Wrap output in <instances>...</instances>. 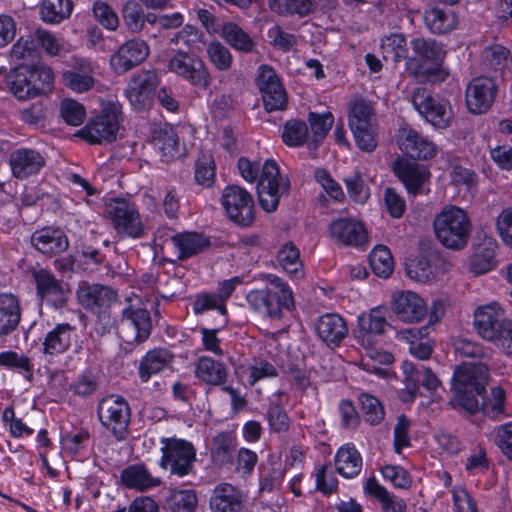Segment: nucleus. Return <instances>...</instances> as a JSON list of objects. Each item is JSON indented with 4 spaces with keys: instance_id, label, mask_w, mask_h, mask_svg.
<instances>
[{
    "instance_id": "f257e3e1",
    "label": "nucleus",
    "mask_w": 512,
    "mask_h": 512,
    "mask_svg": "<svg viewBox=\"0 0 512 512\" xmlns=\"http://www.w3.org/2000/svg\"><path fill=\"white\" fill-rule=\"evenodd\" d=\"M237 166L246 181L254 182L259 178L257 184L259 204L266 212H274L281 196L287 195L290 189V181L281 176L277 163L267 159L261 166L259 162L241 157L238 159Z\"/></svg>"
},
{
    "instance_id": "f03ea898",
    "label": "nucleus",
    "mask_w": 512,
    "mask_h": 512,
    "mask_svg": "<svg viewBox=\"0 0 512 512\" xmlns=\"http://www.w3.org/2000/svg\"><path fill=\"white\" fill-rule=\"evenodd\" d=\"M488 377V367L483 363H463L457 366L452 378V406L460 407L469 416L477 414V395L485 393Z\"/></svg>"
},
{
    "instance_id": "7ed1b4c3",
    "label": "nucleus",
    "mask_w": 512,
    "mask_h": 512,
    "mask_svg": "<svg viewBox=\"0 0 512 512\" xmlns=\"http://www.w3.org/2000/svg\"><path fill=\"white\" fill-rule=\"evenodd\" d=\"M415 58L407 61V70L420 83L442 82L447 73L441 68L445 56L443 46L432 39L415 38L411 41Z\"/></svg>"
},
{
    "instance_id": "20e7f679",
    "label": "nucleus",
    "mask_w": 512,
    "mask_h": 512,
    "mask_svg": "<svg viewBox=\"0 0 512 512\" xmlns=\"http://www.w3.org/2000/svg\"><path fill=\"white\" fill-rule=\"evenodd\" d=\"M76 298L84 309L97 315L95 332L100 336L109 333L114 322L107 310L117 302V291L107 285L81 281L76 290Z\"/></svg>"
},
{
    "instance_id": "39448f33",
    "label": "nucleus",
    "mask_w": 512,
    "mask_h": 512,
    "mask_svg": "<svg viewBox=\"0 0 512 512\" xmlns=\"http://www.w3.org/2000/svg\"><path fill=\"white\" fill-rule=\"evenodd\" d=\"M433 227L436 238L446 248L460 250L468 243L471 222L466 211L457 206H444L435 216Z\"/></svg>"
},
{
    "instance_id": "423d86ee",
    "label": "nucleus",
    "mask_w": 512,
    "mask_h": 512,
    "mask_svg": "<svg viewBox=\"0 0 512 512\" xmlns=\"http://www.w3.org/2000/svg\"><path fill=\"white\" fill-rule=\"evenodd\" d=\"M161 459L159 465L167 470L170 476L179 478L194 473L196 449L194 445L184 439L176 437L161 439Z\"/></svg>"
},
{
    "instance_id": "0eeeda50",
    "label": "nucleus",
    "mask_w": 512,
    "mask_h": 512,
    "mask_svg": "<svg viewBox=\"0 0 512 512\" xmlns=\"http://www.w3.org/2000/svg\"><path fill=\"white\" fill-rule=\"evenodd\" d=\"M97 417L101 425L107 429L117 441L127 439L131 410L127 400L119 395L111 394L102 398L97 405Z\"/></svg>"
},
{
    "instance_id": "6e6552de",
    "label": "nucleus",
    "mask_w": 512,
    "mask_h": 512,
    "mask_svg": "<svg viewBox=\"0 0 512 512\" xmlns=\"http://www.w3.org/2000/svg\"><path fill=\"white\" fill-rule=\"evenodd\" d=\"M106 213L119 237L144 236L145 228L135 203L124 198L112 199L106 204Z\"/></svg>"
},
{
    "instance_id": "1a4fd4ad",
    "label": "nucleus",
    "mask_w": 512,
    "mask_h": 512,
    "mask_svg": "<svg viewBox=\"0 0 512 512\" xmlns=\"http://www.w3.org/2000/svg\"><path fill=\"white\" fill-rule=\"evenodd\" d=\"M414 108L424 119L438 129L447 128L453 119V111L448 100L435 98L424 87H417L411 94Z\"/></svg>"
},
{
    "instance_id": "9d476101",
    "label": "nucleus",
    "mask_w": 512,
    "mask_h": 512,
    "mask_svg": "<svg viewBox=\"0 0 512 512\" xmlns=\"http://www.w3.org/2000/svg\"><path fill=\"white\" fill-rule=\"evenodd\" d=\"M221 203L227 217L236 225L250 227L255 220V204L252 195L238 185H228L221 195Z\"/></svg>"
},
{
    "instance_id": "9b49d317",
    "label": "nucleus",
    "mask_w": 512,
    "mask_h": 512,
    "mask_svg": "<svg viewBox=\"0 0 512 512\" xmlns=\"http://www.w3.org/2000/svg\"><path fill=\"white\" fill-rule=\"evenodd\" d=\"M121 115V106L110 103L99 115L88 122L80 134L92 144H100L103 141L113 142L120 128Z\"/></svg>"
},
{
    "instance_id": "f8f14e48",
    "label": "nucleus",
    "mask_w": 512,
    "mask_h": 512,
    "mask_svg": "<svg viewBox=\"0 0 512 512\" xmlns=\"http://www.w3.org/2000/svg\"><path fill=\"white\" fill-rule=\"evenodd\" d=\"M246 301L252 310L272 320L282 318L283 310L294 308L292 290L281 294L268 287L256 289L247 293Z\"/></svg>"
},
{
    "instance_id": "ddd939ff",
    "label": "nucleus",
    "mask_w": 512,
    "mask_h": 512,
    "mask_svg": "<svg viewBox=\"0 0 512 512\" xmlns=\"http://www.w3.org/2000/svg\"><path fill=\"white\" fill-rule=\"evenodd\" d=\"M167 68L191 85L206 89L211 82L210 73L204 61L196 54L177 50L169 58Z\"/></svg>"
},
{
    "instance_id": "4468645a",
    "label": "nucleus",
    "mask_w": 512,
    "mask_h": 512,
    "mask_svg": "<svg viewBox=\"0 0 512 512\" xmlns=\"http://www.w3.org/2000/svg\"><path fill=\"white\" fill-rule=\"evenodd\" d=\"M28 273L35 282L36 294L55 309L66 306L70 290L68 285L57 279L48 269L38 266L30 267Z\"/></svg>"
},
{
    "instance_id": "2eb2a0df",
    "label": "nucleus",
    "mask_w": 512,
    "mask_h": 512,
    "mask_svg": "<svg viewBox=\"0 0 512 512\" xmlns=\"http://www.w3.org/2000/svg\"><path fill=\"white\" fill-rule=\"evenodd\" d=\"M124 342L134 345L143 343L151 334L152 321L149 311L141 305L130 304L121 312Z\"/></svg>"
},
{
    "instance_id": "dca6fc26",
    "label": "nucleus",
    "mask_w": 512,
    "mask_h": 512,
    "mask_svg": "<svg viewBox=\"0 0 512 512\" xmlns=\"http://www.w3.org/2000/svg\"><path fill=\"white\" fill-rule=\"evenodd\" d=\"M256 84L267 112L280 111L286 108V91L272 67L263 64L258 68Z\"/></svg>"
},
{
    "instance_id": "f3484780",
    "label": "nucleus",
    "mask_w": 512,
    "mask_h": 512,
    "mask_svg": "<svg viewBox=\"0 0 512 512\" xmlns=\"http://www.w3.org/2000/svg\"><path fill=\"white\" fill-rule=\"evenodd\" d=\"M329 237L335 244L345 247L362 248L368 242L364 224L353 218H337L328 226Z\"/></svg>"
},
{
    "instance_id": "a211bd4d",
    "label": "nucleus",
    "mask_w": 512,
    "mask_h": 512,
    "mask_svg": "<svg viewBox=\"0 0 512 512\" xmlns=\"http://www.w3.org/2000/svg\"><path fill=\"white\" fill-rule=\"evenodd\" d=\"M150 48L142 39L124 42L110 57L111 69L116 74H124L137 67L149 56Z\"/></svg>"
},
{
    "instance_id": "6ab92c4d",
    "label": "nucleus",
    "mask_w": 512,
    "mask_h": 512,
    "mask_svg": "<svg viewBox=\"0 0 512 512\" xmlns=\"http://www.w3.org/2000/svg\"><path fill=\"white\" fill-rule=\"evenodd\" d=\"M497 85L491 77L474 78L466 88V105L473 114H483L492 106L496 94Z\"/></svg>"
},
{
    "instance_id": "aec40b11",
    "label": "nucleus",
    "mask_w": 512,
    "mask_h": 512,
    "mask_svg": "<svg viewBox=\"0 0 512 512\" xmlns=\"http://www.w3.org/2000/svg\"><path fill=\"white\" fill-rule=\"evenodd\" d=\"M75 344V352L82 349L83 341L78 343L76 327L69 323L57 324L44 337L42 353L45 356L55 357L67 352Z\"/></svg>"
},
{
    "instance_id": "412c9836",
    "label": "nucleus",
    "mask_w": 512,
    "mask_h": 512,
    "mask_svg": "<svg viewBox=\"0 0 512 512\" xmlns=\"http://www.w3.org/2000/svg\"><path fill=\"white\" fill-rule=\"evenodd\" d=\"M9 165L13 177L25 180L40 174L46 166V158L36 149L22 147L11 152Z\"/></svg>"
},
{
    "instance_id": "4be33fe9",
    "label": "nucleus",
    "mask_w": 512,
    "mask_h": 512,
    "mask_svg": "<svg viewBox=\"0 0 512 512\" xmlns=\"http://www.w3.org/2000/svg\"><path fill=\"white\" fill-rule=\"evenodd\" d=\"M5 84L9 92L20 101L41 96L42 88L33 80L29 65L21 64L11 68L5 75Z\"/></svg>"
},
{
    "instance_id": "5701e85b",
    "label": "nucleus",
    "mask_w": 512,
    "mask_h": 512,
    "mask_svg": "<svg viewBox=\"0 0 512 512\" xmlns=\"http://www.w3.org/2000/svg\"><path fill=\"white\" fill-rule=\"evenodd\" d=\"M30 243L37 252L46 257L57 256L69 248V239L65 232L51 226L34 231Z\"/></svg>"
},
{
    "instance_id": "b1692460",
    "label": "nucleus",
    "mask_w": 512,
    "mask_h": 512,
    "mask_svg": "<svg viewBox=\"0 0 512 512\" xmlns=\"http://www.w3.org/2000/svg\"><path fill=\"white\" fill-rule=\"evenodd\" d=\"M160 83V77L155 70H145L134 75L125 91L130 104L136 109H144L150 95Z\"/></svg>"
},
{
    "instance_id": "393cba45",
    "label": "nucleus",
    "mask_w": 512,
    "mask_h": 512,
    "mask_svg": "<svg viewBox=\"0 0 512 512\" xmlns=\"http://www.w3.org/2000/svg\"><path fill=\"white\" fill-rule=\"evenodd\" d=\"M507 321L504 309L497 302L479 306L474 312L475 328L478 334L488 341L496 338L498 330Z\"/></svg>"
},
{
    "instance_id": "a878e982",
    "label": "nucleus",
    "mask_w": 512,
    "mask_h": 512,
    "mask_svg": "<svg viewBox=\"0 0 512 512\" xmlns=\"http://www.w3.org/2000/svg\"><path fill=\"white\" fill-rule=\"evenodd\" d=\"M209 504L212 512H243L246 495L230 483H220L213 489Z\"/></svg>"
},
{
    "instance_id": "bb28decb",
    "label": "nucleus",
    "mask_w": 512,
    "mask_h": 512,
    "mask_svg": "<svg viewBox=\"0 0 512 512\" xmlns=\"http://www.w3.org/2000/svg\"><path fill=\"white\" fill-rule=\"evenodd\" d=\"M392 309L404 322H418L427 313L424 300L412 291L395 292L392 295Z\"/></svg>"
},
{
    "instance_id": "cd10ccee",
    "label": "nucleus",
    "mask_w": 512,
    "mask_h": 512,
    "mask_svg": "<svg viewBox=\"0 0 512 512\" xmlns=\"http://www.w3.org/2000/svg\"><path fill=\"white\" fill-rule=\"evenodd\" d=\"M318 337L330 348L338 347L348 336L345 319L336 313H326L315 322Z\"/></svg>"
},
{
    "instance_id": "c85d7f7f",
    "label": "nucleus",
    "mask_w": 512,
    "mask_h": 512,
    "mask_svg": "<svg viewBox=\"0 0 512 512\" xmlns=\"http://www.w3.org/2000/svg\"><path fill=\"white\" fill-rule=\"evenodd\" d=\"M393 171L404 184L410 194L416 195L422 192V187L430 178L429 169L406 159H398L393 163Z\"/></svg>"
},
{
    "instance_id": "c756f323",
    "label": "nucleus",
    "mask_w": 512,
    "mask_h": 512,
    "mask_svg": "<svg viewBox=\"0 0 512 512\" xmlns=\"http://www.w3.org/2000/svg\"><path fill=\"white\" fill-rule=\"evenodd\" d=\"M399 147L410 158L418 160L432 159L437 154V146L422 137L413 129L400 130Z\"/></svg>"
},
{
    "instance_id": "7c9ffc66",
    "label": "nucleus",
    "mask_w": 512,
    "mask_h": 512,
    "mask_svg": "<svg viewBox=\"0 0 512 512\" xmlns=\"http://www.w3.org/2000/svg\"><path fill=\"white\" fill-rule=\"evenodd\" d=\"M237 448V438L232 431H222L212 438L211 459L221 467H231L234 464V453Z\"/></svg>"
},
{
    "instance_id": "2f4dec72",
    "label": "nucleus",
    "mask_w": 512,
    "mask_h": 512,
    "mask_svg": "<svg viewBox=\"0 0 512 512\" xmlns=\"http://www.w3.org/2000/svg\"><path fill=\"white\" fill-rule=\"evenodd\" d=\"M387 326L383 311L379 308L372 309L369 314L358 317L357 338L362 345L371 346L374 343V337L383 334Z\"/></svg>"
},
{
    "instance_id": "473e14b6",
    "label": "nucleus",
    "mask_w": 512,
    "mask_h": 512,
    "mask_svg": "<svg viewBox=\"0 0 512 512\" xmlns=\"http://www.w3.org/2000/svg\"><path fill=\"white\" fill-rule=\"evenodd\" d=\"M21 321L19 299L12 293L0 294V337L14 332Z\"/></svg>"
},
{
    "instance_id": "72a5a7b5",
    "label": "nucleus",
    "mask_w": 512,
    "mask_h": 512,
    "mask_svg": "<svg viewBox=\"0 0 512 512\" xmlns=\"http://www.w3.org/2000/svg\"><path fill=\"white\" fill-rule=\"evenodd\" d=\"M151 142L166 161L174 159L179 154L178 134L168 123L158 125L152 130Z\"/></svg>"
},
{
    "instance_id": "f704fd0d",
    "label": "nucleus",
    "mask_w": 512,
    "mask_h": 512,
    "mask_svg": "<svg viewBox=\"0 0 512 512\" xmlns=\"http://www.w3.org/2000/svg\"><path fill=\"white\" fill-rule=\"evenodd\" d=\"M363 488L366 494L380 502L382 512H406V502L380 485L375 477L367 479Z\"/></svg>"
},
{
    "instance_id": "c9c22d12",
    "label": "nucleus",
    "mask_w": 512,
    "mask_h": 512,
    "mask_svg": "<svg viewBox=\"0 0 512 512\" xmlns=\"http://www.w3.org/2000/svg\"><path fill=\"white\" fill-rule=\"evenodd\" d=\"M337 473L345 478L356 477L362 469V457L354 444L341 446L334 458Z\"/></svg>"
},
{
    "instance_id": "e433bc0d",
    "label": "nucleus",
    "mask_w": 512,
    "mask_h": 512,
    "mask_svg": "<svg viewBox=\"0 0 512 512\" xmlns=\"http://www.w3.org/2000/svg\"><path fill=\"white\" fill-rule=\"evenodd\" d=\"M171 241L179 252V260L193 257L203 252L210 245L208 238L195 232L177 233L171 237Z\"/></svg>"
},
{
    "instance_id": "4c0bfd02",
    "label": "nucleus",
    "mask_w": 512,
    "mask_h": 512,
    "mask_svg": "<svg viewBox=\"0 0 512 512\" xmlns=\"http://www.w3.org/2000/svg\"><path fill=\"white\" fill-rule=\"evenodd\" d=\"M121 481L127 488L145 491L161 484L158 477H153L143 464H134L121 472Z\"/></svg>"
},
{
    "instance_id": "58836bf2",
    "label": "nucleus",
    "mask_w": 512,
    "mask_h": 512,
    "mask_svg": "<svg viewBox=\"0 0 512 512\" xmlns=\"http://www.w3.org/2000/svg\"><path fill=\"white\" fill-rule=\"evenodd\" d=\"M286 469L279 460L269 459L259 467V492L271 493L281 488Z\"/></svg>"
},
{
    "instance_id": "ea45409f",
    "label": "nucleus",
    "mask_w": 512,
    "mask_h": 512,
    "mask_svg": "<svg viewBox=\"0 0 512 512\" xmlns=\"http://www.w3.org/2000/svg\"><path fill=\"white\" fill-rule=\"evenodd\" d=\"M73 8L72 0H42L39 16L44 23L57 25L70 18Z\"/></svg>"
},
{
    "instance_id": "a19ab883",
    "label": "nucleus",
    "mask_w": 512,
    "mask_h": 512,
    "mask_svg": "<svg viewBox=\"0 0 512 512\" xmlns=\"http://www.w3.org/2000/svg\"><path fill=\"white\" fill-rule=\"evenodd\" d=\"M195 375L209 385L219 386L226 382L227 370L221 362L203 356L195 364Z\"/></svg>"
},
{
    "instance_id": "79ce46f5",
    "label": "nucleus",
    "mask_w": 512,
    "mask_h": 512,
    "mask_svg": "<svg viewBox=\"0 0 512 512\" xmlns=\"http://www.w3.org/2000/svg\"><path fill=\"white\" fill-rule=\"evenodd\" d=\"M172 361V355L166 349L149 351L139 365V377L147 382L153 374L159 373Z\"/></svg>"
},
{
    "instance_id": "37998d69",
    "label": "nucleus",
    "mask_w": 512,
    "mask_h": 512,
    "mask_svg": "<svg viewBox=\"0 0 512 512\" xmlns=\"http://www.w3.org/2000/svg\"><path fill=\"white\" fill-rule=\"evenodd\" d=\"M221 36L233 49L243 53H251L256 46L251 36L238 24L231 21L223 24Z\"/></svg>"
},
{
    "instance_id": "c03bdc74",
    "label": "nucleus",
    "mask_w": 512,
    "mask_h": 512,
    "mask_svg": "<svg viewBox=\"0 0 512 512\" xmlns=\"http://www.w3.org/2000/svg\"><path fill=\"white\" fill-rule=\"evenodd\" d=\"M497 244L495 241H487L481 244L470 257L469 266L471 272L476 275L485 274L495 267V255Z\"/></svg>"
},
{
    "instance_id": "a18cd8bd",
    "label": "nucleus",
    "mask_w": 512,
    "mask_h": 512,
    "mask_svg": "<svg viewBox=\"0 0 512 512\" xmlns=\"http://www.w3.org/2000/svg\"><path fill=\"white\" fill-rule=\"evenodd\" d=\"M35 38L50 56H64L73 50V46L63 36L56 35L43 28L35 30Z\"/></svg>"
},
{
    "instance_id": "49530a36",
    "label": "nucleus",
    "mask_w": 512,
    "mask_h": 512,
    "mask_svg": "<svg viewBox=\"0 0 512 512\" xmlns=\"http://www.w3.org/2000/svg\"><path fill=\"white\" fill-rule=\"evenodd\" d=\"M381 53L385 61L398 63L408 56L407 41L401 33H391L381 39Z\"/></svg>"
},
{
    "instance_id": "de8ad7c7",
    "label": "nucleus",
    "mask_w": 512,
    "mask_h": 512,
    "mask_svg": "<svg viewBox=\"0 0 512 512\" xmlns=\"http://www.w3.org/2000/svg\"><path fill=\"white\" fill-rule=\"evenodd\" d=\"M433 258L435 256L430 253L429 255L422 254L408 259L406 262L407 275L418 282L425 283L429 281L435 274Z\"/></svg>"
},
{
    "instance_id": "09e8293b",
    "label": "nucleus",
    "mask_w": 512,
    "mask_h": 512,
    "mask_svg": "<svg viewBox=\"0 0 512 512\" xmlns=\"http://www.w3.org/2000/svg\"><path fill=\"white\" fill-rule=\"evenodd\" d=\"M510 52L500 44H493L482 51V66L487 71L503 73L508 68Z\"/></svg>"
},
{
    "instance_id": "8fccbe9b",
    "label": "nucleus",
    "mask_w": 512,
    "mask_h": 512,
    "mask_svg": "<svg viewBox=\"0 0 512 512\" xmlns=\"http://www.w3.org/2000/svg\"><path fill=\"white\" fill-rule=\"evenodd\" d=\"M479 396L482 398V403H479V411L485 417L498 419L504 414L506 394L503 388L495 386L490 389L489 394L485 392Z\"/></svg>"
},
{
    "instance_id": "3c124183",
    "label": "nucleus",
    "mask_w": 512,
    "mask_h": 512,
    "mask_svg": "<svg viewBox=\"0 0 512 512\" xmlns=\"http://www.w3.org/2000/svg\"><path fill=\"white\" fill-rule=\"evenodd\" d=\"M424 20L428 29L434 34H444L456 26L455 16L448 10L431 8L425 12Z\"/></svg>"
},
{
    "instance_id": "603ef678",
    "label": "nucleus",
    "mask_w": 512,
    "mask_h": 512,
    "mask_svg": "<svg viewBox=\"0 0 512 512\" xmlns=\"http://www.w3.org/2000/svg\"><path fill=\"white\" fill-rule=\"evenodd\" d=\"M0 366L15 370L22 374L29 382L33 381L34 365L31 359L25 354H19L12 350L1 352Z\"/></svg>"
},
{
    "instance_id": "864d4df0",
    "label": "nucleus",
    "mask_w": 512,
    "mask_h": 512,
    "mask_svg": "<svg viewBox=\"0 0 512 512\" xmlns=\"http://www.w3.org/2000/svg\"><path fill=\"white\" fill-rule=\"evenodd\" d=\"M308 122L313 133V139L308 144V147L311 150H316L332 128L334 117L330 112L323 114L310 112L308 114Z\"/></svg>"
},
{
    "instance_id": "5fc2aeb1",
    "label": "nucleus",
    "mask_w": 512,
    "mask_h": 512,
    "mask_svg": "<svg viewBox=\"0 0 512 512\" xmlns=\"http://www.w3.org/2000/svg\"><path fill=\"white\" fill-rule=\"evenodd\" d=\"M166 506L172 512H194L197 507V495L194 490H170L165 498Z\"/></svg>"
},
{
    "instance_id": "6e6d98bb",
    "label": "nucleus",
    "mask_w": 512,
    "mask_h": 512,
    "mask_svg": "<svg viewBox=\"0 0 512 512\" xmlns=\"http://www.w3.org/2000/svg\"><path fill=\"white\" fill-rule=\"evenodd\" d=\"M370 266L375 275L388 278L394 270L392 254L387 246L377 245L369 254Z\"/></svg>"
},
{
    "instance_id": "4d7b16f0",
    "label": "nucleus",
    "mask_w": 512,
    "mask_h": 512,
    "mask_svg": "<svg viewBox=\"0 0 512 512\" xmlns=\"http://www.w3.org/2000/svg\"><path fill=\"white\" fill-rule=\"evenodd\" d=\"M358 400L366 423L376 426L384 420L385 410L378 398L371 394L361 393Z\"/></svg>"
},
{
    "instance_id": "13d9d810",
    "label": "nucleus",
    "mask_w": 512,
    "mask_h": 512,
    "mask_svg": "<svg viewBox=\"0 0 512 512\" xmlns=\"http://www.w3.org/2000/svg\"><path fill=\"white\" fill-rule=\"evenodd\" d=\"M308 136V127L302 120H289L283 126L282 140L289 147L303 146L307 142Z\"/></svg>"
},
{
    "instance_id": "bf43d9fd",
    "label": "nucleus",
    "mask_w": 512,
    "mask_h": 512,
    "mask_svg": "<svg viewBox=\"0 0 512 512\" xmlns=\"http://www.w3.org/2000/svg\"><path fill=\"white\" fill-rule=\"evenodd\" d=\"M215 162L211 154L201 153L194 165V179L197 184L209 188L215 181Z\"/></svg>"
},
{
    "instance_id": "052dcab7",
    "label": "nucleus",
    "mask_w": 512,
    "mask_h": 512,
    "mask_svg": "<svg viewBox=\"0 0 512 512\" xmlns=\"http://www.w3.org/2000/svg\"><path fill=\"white\" fill-rule=\"evenodd\" d=\"M299 257V250L292 243H286L277 253V260L281 267L295 277L301 274L302 263Z\"/></svg>"
},
{
    "instance_id": "680f3d73",
    "label": "nucleus",
    "mask_w": 512,
    "mask_h": 512,
    "mask_svg": "<svg viewBox=\"0 0 512 512\" xmlns=\"http://www.w3.org/2000/svg\"><path fill=\"white\" fill-rule=\"evenodd\" d=\"M372 117L373 108L369 103L363 99L354 101L348 118L350 129L373 126Z\"/></svg>"
},
{
    "instance_id": "e2e57ef3",
    "label": "nucleus",
    "mask_w": 512,
    "mask_h": 512,
    "mask_svg": "<svg viewBox=\"0 0 512 512\" xmlns=\"http://www.w3.org/2000/svg\"><path fill=\"white\" fill-rule=\"evenodd\" d=\"M122 17L126 27L134 33L142 31L144 27V12L141 5L134 0L123 4Z\"/></svg>"
},
{
    "instance_id": "0e129e2a",
    "label": "nucleus",
    "mask_w": 512,
    "mask_h": 512,
    "mask_svg": "<svg viewBox=\"0 0 512 512\" xmlns=\"http://www.w3.org/2000/svg\"><path fill=\"white\" fill-rule=\"evenodd\" d=\"M266 419L272 432L285 433L290 428V418L285 409L277 402L269 404Z\"/></svg>"
},
{
    "instance_id": "69168bd1",
    "label": "nucleus",
    "mask_w": 512,
    "mask_h": 512,
    "mask_svg": "<svg viewBox=\"0 0 512 512\" xmlns=\"http://www.w3.org/2000/svg\"><path fill=\"white\" fill-rule=\"evenodd\" d=\"M209 61L219 71H227L232 66L233 57L230 50L220 42H211L207 47Z\"/></svg>"
},
{
    "instance_id": "338daca9",
    "label": "nucleus",
    "mask_w": 512,
    "mask_h": 512,
    "mask_svg": "<svg viewBox=\"0 0 512 512\" xmlns=\"http://www.w3.org/2000/svg\"><path fill=\"white\" fill-rule=\"evenodd\" d=\"M92 11L96 21L104 28L111 31H115L118 28L119 17L107 2L101 0L95 1L93 3Z\"/></svg>"
},
{
    "instance_id": "774afa93",
    "label": "nucleus",
    "mask_w": 512,
    "mask_h": 512,
    "mask_svg": "<svg viewBox=\"0 0 512 512\" xmlns=\"http://www.w3.org/2000/svg\"><path fill=\"white\" fill-rule=\"evenodd\" d=\"M63 120L71 126H79L84 122L86 111L82 104L72 99H64L60 104Z\"/></svg>"
}]
</instances>
